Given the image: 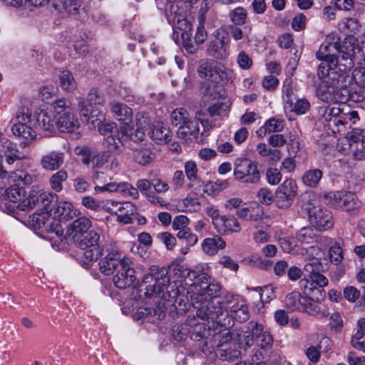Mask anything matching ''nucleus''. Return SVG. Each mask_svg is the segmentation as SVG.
<instances>
[{
    "mask_svg": "<svg viewBox=\"0 0 365 365\" xmlns=\"http://www.w3.org/2000/svg\"><path fill=\"white\" fill-rule=\"evenodd\" d=\"M170 282V279L167 268L153 265L143 277L138 289L139 297L145 299L158 294L162 298H166L165 291Z\"/></svg>",
    "mask_w": 365,
    "mask_h": 365,
    "instance_id": "f257e3e1",
    "label": "nucleus"
},
{
    "mask_svg": "<svg viewBox=\"0 0 365 365\" xmlns=\"http://www.w3.org/2000/svg\"><path fill=\"white\" fill-rule=\"evenodd\" d=\"M240 348L247 350L255 342L262 349H270L272 347L274 339L272 334L264 329V326L255 321L249 322L245 329L239 330L237 339Z\"/></svg>",
    "mask_w": 365,
    "mask_h": 365,
    "instance_id": "f03ea898",
    "label": "nucleus"
},
{
    "mask_svg": "<svg viewBox=\"0 0 365 365\" xmlns=\"http://www.w3.org/2000/svg\"><path fill=\"white\" fill-rule=\"evenodd\" d=\"M339 64L344 70H350L355 61L364 59L358 39L354 35H347L341 43L337 42Z\"/></svg>",
    "mask_w": 365,
    "mask_h": 365,
    "instance_id": "7ed1b4c3",
    "label": "nucleus"
},
{
    "mask_svg": "<svg viewBox=\"0 0 365 365\" xmlns=\"http://www.w3.org/2000/svg\"><path fill=\"white\" fill-rule=\"evenodd\" d=\"M16 118V122L12 126L11 130L15 135L25 140L21 143L25 147L36 138V133L32 128L36 123V117L29 112L27 108L24 107L19 109Z\"/></svg>",
    "mask_w": 365,
    "mask_h": 365,
    "instance_id": "20e7f679",
    "label": "nucleus"
},
{
    "mask_svg": "<svg viewBox=\"0 0 365 365\" xmlns=\"http://www.w3.org/2000/svg\"><path fill=\"white\" fill-rule=\"evenodd\" d=\"M233 174L237 181L245 184L258 183L261 178L257 163L246 158L235 160Z\"/></svg>",
    "mask_w": 365,
    "mask_h": 365,
    "instance_id": "39448f33",
    "label": "nucleus"
},
{
    "mask_svg": "<svg viewBox=\"0 0 365 365\" xmlns=\"http://www.w3.org/2000/svg\"><path fill=\"white\" fill-rule=\"evenodd\" d=\"M310 222L318 230H326L331 228L334 225V220L331 212L322 205H315L309 203L304 207Z\"/></svg>",
    "mask_w": 365,
    "mask_h": 365,
    "instance_id": "423d86ee",
    "label": "nucleus"
},
{
    "mask_svg": "<svg viewBox=\"0 0 365 365\" xmlns=\"http://www.w3.org/2000/svg\"><path fill=\"white\" fill-rule=\"evenodd\" d=\"M131 264L132 262L129 258H123V264L119 267L113 278V282L116 287L125 289L135 284L137 280L135 271L131 267Z\"/></svg>",
    "mask_w": 365,
    "mask_h": 365,
    "instance_id": "0eeeda50",
    "label": "nucleus"
},
{
    "mask_svg": "<svg viewBox=\"0 0 365 365\" xmlns=\"http://www.w3.org/2000/svg\"><path fill=\"white\" fill-rule=\"evenodd\" d=\"M297 192V185L292 179L286 180L277 189L275 194V204L279 208L291 206Z\"/></svg>",
    "mask_w": 365,
    "mask_h": 365,
    "instance_id": "6e6552de",
    "label": "nucleus"
},
{
    "mask_svg": "<svg viewBox=\"0 0 365 365\" xmlns=\"http://www.w3.org/2000/svg\"><path fill=\"white\" fill-rule=\"evenodd\" d=\"M55 118L56 126L60 132L70 133L74 137L78 138L80 135V124L72 110L59 113V115H55Z\"/></svg>",
    "mask_w": 365,
    "mask_h": 365,
    "instance_id": "1a4fd4ad",
    "label": "nucleus"
},
{
    "mask_svg": "<svg viewBox=\"0 0 365 365\" xmlns=\"http://www.w3.org/2000/svg\"><path fill=\"white\" fill-rule=\"evenodd\" d=\"M285 303L287 308L292 311L304 312L309 314H314L318 312L316 309L317 307L309 302L307 297H304L297 292L288 294Z\"/></svg>",
    "mask_w": 365,
    "mask_h": 365,
    "instance_id": "9d476101",
    "label": "nucleus"
},
{
    "mask_svg": "<svg viewBox=\"0 0 365 365\" xmlns=\"http://www.w3.org/2000/svg\"><path fill=\"white\" fill-rule=\"evenodd\" d=\"M329 197L333 205L347 212L358 209L361 205L356 195L351 192H336L330 194Z\"/></svg>",
    "mask_w": 365,
    "mask_h": 365,
    "instance_id": "9b49d317",
    "label": "nucleus"
},
{
    "mask_svg": "<svg viewBox=\"0 0 365 365\" xmlns=\"http://www.w3.org/2000/svg\"><path fill=\"white\" fill-rule=\"evenodd\" d=\"M337 69V66L332 68L329 72L327 79L324 80L325 83L329 84L331 87L334 88L342 95L343 92L348 93L346 89L347 85L349 83V76L346 74V71L344 67H340Z\"/></svg>",
    "mask_w": 365,
    "mask_h": 365,
    "instance_id": "f8f14e48",
    "label": "nucleus"
},
{
    "mask_svg": "<svg viewBox=\"0 0 365 365\" xmlns=\"http://www.w3.org/2000/svg\"><path fill=\"white\" fill-rule=\"evenodd\" d=\"M78 108L90 129L98 127L104 120V115L101 110L98 108H89L84 101H78Z\"/></svg>",
    "mask_w": 365,
    "mask_h": 365,
    "instance_id": "ddd939ff",
    "label": "nucleus"
},
{
    "mask_svg": "<svg viewBox=\"0 0 365 365\" xmlns=\"http://www.w3.org/2000/svg\"><path fill=\"white\" fill-rule=\"evenodd\" d=\"M197 73L201 78H207L213 81L222 79L223 70L217 67L211 60L201 59L199 61Z\"/></svg>",
    "mask_w": 365,
    "mask_h": 365,
    "instance_id": "4468645a",
    "label": "nucleus"
},
{
    "mask_svg": "<svg viewBox=\"0 0 365 365\" xmlns=\"http://www.w3.org/2000/svg\"><path fill=\"white\" fill-rule=\"evenodd\" d=\"M210 318V320L220 327H228L232 324V319L229 316V312L225 309L220 302L215 303L209 302Z\"/></svg>",
    "mask_w": 365,
    "mask_h": 365,
    "instance_id": "2eb2a0df",
    "label": "nucleus"
},
{
    "mask_svg": "<svg viewBox=\"0 0 365 365\" xmlns=\"http://www.w3.org/2000/svg\"><path fill=\"white\" fill-rule=\"evenodd\" d=\"M123 264V259L117 252H108L99 261V269L105 275H110L114 270H118Z\"/></svg>",
    "mask_w": 365,
    "mask_h": 365,
    "instance_id": "dca6fc26",
    "label": "nucleus"
},
{
    "mask_svg": "<svg viewBox=\"0 0 365 365\" xmlns=\"http://www.w3.org/2000/svg\"><path fill=\"white\" fill-rule=\"evenodd\" d=\"M236 215L242 220L250 221L252 225L264 220L263 210L257 204L254 206L240 207L237 210Z\"/></svg>",
    "mask_w": 365,
    "mask_h": 365,
    "instance_id": "f3484780",
    "label": "nucleus"
},
{
    "mask_svg": "<svg viewBox=\"0 0 365 365\" xmlns=\"http://www.w3.org/2000/svg\"><path fill=\"white\" fill-rule=\"evenodd\" d=\"M155 158V154L152 150L150 143H145L133 149V160L142 166H148Z\"/></svg>",
    "mask_w": 365,
    "mask_h": 365,
    "instance_id": "a211bd4d",
    "label": "nucleus"
},
{
    "mask_svg": "<svg viewBox=\"0 0 365 365\" xmlns=\"http://www.w3.org/2000/svg\"><path fill=\"white\" fill-rule=\"evenodd\" d=\"M64 163V153L51 151L43 155L40 160L42 168L47 171L58 170Z\"/></svg>",
    "mask_w": 365,
    "mask_h": 365,
    "instance_id": "6ab92c4d",
    "label": "nucleus"
},
{
    "mask_svg": "<svg viewBox=\"0 0 365 365\" xmlns=\"http://www.w3.org/2000/svg\"><path fill=\"white\" fill-rule=\"evenodd\" d=\"M92 222L86 217H81L76 219L68 229V234L72 237L73 241L81 237L84 233L87 232L91 227Z\"/></svg>",
    "mask_w": 365,
    "mask_h": 365,
    "instance_id": "aec40b11",
    "label": "nucleus"
},
{
    "mask_svg": "<svg viewBox=\"0 0 365 365\" xmlns=\"http://www.w3.org/2000/svg\"><path fill=\"white\" fill-rule=\"evenodd\" d=\"M110 110L115 119L125 125L132 121L133 111L130 108L122 103L113 102L110 104Z\"/></svg>",
    "mask_w": 365,
    "mask_h": 365,
    "instance_id": "412c9836",
    "label": "nucleus"
},
{
    "mask_svg": "<svg viewBox=\"0 0 365 365\" xmlns=\"http://www.w3.org/2000/svg\"><path fill=\"white\" fill-rule=\"evenodd\" d=\"M228 40L225 36H217L209 43L207 51L210 56L216 58H222L225 56Z\"/></svg>",
    "mask_w": 365,
    "mask_h": 365,
    "instance_id": "4be33fe9",
    "label": "nucleus"
},
{
    "mask_svg": "<svg viewBox=\"0 0 365 365\" xmlns=\"http://www.w3.org/2000/svg\"><path fill=\"white\" fill-rule=\"evenodd\" d=\"M219 222V225L215 229L220 233L230 234L241 231V225L234 215H222L221 220Z\"/></svg>",
    "mask_w": 365,
    "mask_h": 365,
    "instance_id": "5701e85b",
    "label": "nucleus"
},
{
    "mask_svg": "<svg viewBox=\"0 0 365 365\" xmlns=\"http://www.w3.org/2000/svg\"><path fill=\"white\" fill-rule=\"evenodd\" d=\"M109 158L110 155L105 151L98 153H95L94 155H93L91 163H92V170L93 171L94 180H98L101 178L103 172L100 171L99 170L101 168L105 169L106 164L109 161Z\"/></svg>",
    "mask_w": 365,
    "mask_h": 365,
    "instance_id": "b1692460",
    "label": "nucleus"
},
{
    "mask_svg": "<svg viewBox=\"0 0 365 365\" xmlns=\"http://www.w3.org/2000/svg\"><path fill=\"white\" fill-rule=\"evenodd\" d=\"M118 211V213L116 214L118 221L123 224H130L135 218L137 208L130 202H125L119 204Z\"/></svg>",
    "mask_w": 365,
    "mask_h": 365,
    "instance_id": "393cba45",
    "label": "nucleus"
},
{
    "mask_svg": "<svg viewBox=\"0 0 365 365\" xmlns=\"http://www.w3.org/2000/svg\"><path fill=\"white\" fill-rule=\"evenodd\" d=\"M178 10L177 6H171L170 14H167L168 21L174 28L186 31L190 29V25L182 14L177 12Z\"/></svg>",
    "mask_w": 365,
    "mask_h": 365,
    "instance_id": "a878e982",
    "label": "nucleus"
},
{
    "mask_svg": "<svg viewBox=\"0 0 365 365\" xmlns=\"http://www.w3.org/2000/svg\"><path fill=\"white\" fill-rule=\"evenodd\" d=\"M226 247L225 241L220 236L205 238L202 243L204 252L208 255L217 254L218 250H223Z\"/></svg>",
    "mask_w": 365,
    "mask_h": 365,
    "instance_id": "bb28decb",
    "label": "nucleus"
},
{
    "mask_svg": "<svg viewBox=\"0 0 365 365\" xmlns=\"http://www.w3.org/2000/svg\"><path fill=\"white\" fill-rule=\"evenodd\" d=\"M148 134L150 137L159 143H167L170 139V130L163 123L156 122L151 125Z\"/></svg>",
    "mask_w": 365,
    "mask_h": 365,
    "instance_id": "cd10ccee",
    "label": "nucleus"
},
{
    "mask_svg": "<svg viewBox=\"0 0 365 365\" xmlns=\"http://www.w3.org/2000/svg\"><path fill=\"white\" fill-rule=\"evenodd\" d=\"M101 236L95 230H90L77 238L74 241L75 244L82 250L90 248L93 246H99Z\"/></svg>",
    "mask_w": 365,
    "mask_h": 365,
    "instance_id": "c85d7f7f",
    "label": "nucleus"
},
{
    "mask_svg": "<svg viewBox=\"0 0 365 365\" xmlns=\"http://www.w3.org/2000/svg\"><path fill=\"white\" fill-rule=\"evenodd\" d=\"M4 148V153L6 158V162L9 165H12L14 162L24 159L26 156L20 152L16 145L7 139H4L2 142Z\"/></svg>",
    "mask_w": 365,
    "mask_h": 365,
    "instance_id": "c756f323",
    "label": "nucleus"
},
{
    "mask_svg": "<svg viewBox=\"0 0 365 365\" xmlns=\"http://www.w3.org/2000/svg\"><path fill=\"white\" fill-rule=\"evenodd\" d=\"M339 93L334 88L323 80L319 83L316 94L319 100L324 102H328L334 99H337V94Z\"/></svg>",
    "mask_w": 365,
    "mask_h": 365,
    "instance_id": "7c9ffc66",
    "label": "nucleus"
},
{
    "mask_svg": "<svg viewBox=\"0 0 365 365\" xmlns=\"http://www.w3.org/2000/svg\"><path fill=\"white\" fill-rule=\"evenodd\" d=\"M40 128L46 131H52L56 126V118L51 113L41 111L36 119Z\"/></svg>",
    "mask_w": 365,
    "mask_h": 365,
    "instance_id": "2f4dec72",
    "label": "nucleus"
},
{
    "mask_svg": "<svg viewBox=\"0 0 365 365\" xmlns=\"http://www.w3.org/2000/svg\"><path fill=\"white\" fill-rule=\"evenodd\" d=\"M283 128V121L282 120L272 118L267 120L264 125L257 131V133L261 135L262 134L265 135L267 133H277L282 131Z\"/></svg>",
    "mask_w": 365,
    "mask_h": 365,
    "instance_id": "473e14b6",
    "label": "nucleus"
},
{
    "mask_svg": "<svg viewBox=\"0 0 365 365\" xmlns=\"http://www.w3.org/2000/svg\"><path fill=\"white\" fill-rule=\"evenodd\" d=\"M232 317L240 323H243L250 318L247 305L244 304H235L230 307Z\"/></svg>",
    "mask_w": 365,
    "mask_h": 365,
    "instance_id": "72a5a7b5",
    "label": "nucleus"
},
{
    "mask_svg": "<svg viewBox=\"0 0 365 365\" xmlns=\"http://www.w3.org/2000/svg\"><path fill=\"white\" fill-rule=\"evenodd\" d=\"M104 251V246H93L90 248H86L83 255L82 260L83 264L86 266H89L92 262L97 260L100 257L103 256Z\"/></svg>",
    "mask_w": 365,
    "mask_h": 365,
    "instance_id": "f704fd0d",
    "label": "nucleus"
},
{
    "mask_svg": "<svg viewBox=\"0 0 365 365\" xmlns=\"http://www.w3.org/2000/svg\"><path fill=\"white\" fill-rule=\"evenodd\" d=\"M220 292V286L218 283H211L210 282L204 287H201L200 292L197 294V299L207 300L208 298H213L218 296Z\"/></svg>",
    "mask_w": 365,
    "mask_h": 365,
    "instance_id": "c9c22d12",
    "label": "nucleus"
},
{
    "mask_svg": "<svg viewBox=\"0 0 365 365\" xmlns=\"http://www.w3.org/2000/svg\"><path fill=\"white\" fill-rule=\"evenodd\" d=\"M334 51L337 52V41L322 44L317 52L316 57L321 61L330 60L329 56L337 58L336 55L333 53Z\"/></svg>",
    "mask_w": 365,
    "mask_h": 365,
    "instance_id": "e433bc0d",
    "label": "nucleus"
},
{
    "mask_svg": "<svg viewBox=\"0 0 365 365\" xmlns=\"http://www.w3.org/2000/svg\"><path fill=\"white\" fill-rule=\"evenodd\" d=\"M41 192L36 190H32L30 192L29 196L19 202L17 205V207L21 210H30L34 208L36 205L39 207L40 205V195Z\"/></svg>",
    "mask_w": 365,
    "mask_h": 365,
    "instance_id": "4c0bfd02",
    "label": "nucleus"
},
{
    "mask_svg": "<svg viewBox=\"0 0 365 365\" xmlns=\"http://www.w3.org/2000/svg\"><path fill=\"white\" fill-rule=\"evenodd\" d=\"M329 58H330V60L322 61L320 64L318 66L317 75L321 81L327 79L332 68H334V67L338 66H339L338 58H334L330 56Z\"/></svg>",
    "mask_w": 365,
    "mask_h": 365,
    "instance_id": "58836bf2",
    "label": "nucleus"
},
{
    "mask_svg": "<svg viewBox=\"0 0 365 365\" xmlns=\"http://www.w3.org/2000/svg\"><path fill=\"white\" fill-rule=\"evenodd\" d=\"M322 177V171L319 169L307 170L302 175L303 183L310 187H315Z\"/></svg>",
    "mask_w": 365,
    "mask_h": 365,
    "instance_id": "ea45409f",
    "label": "nucleus"
},
{
    "mask_svg": "<svg viewBox=\"0 0 365 365\" xmlns=\"http://www.w3.org/2000/svg\"><path fill=\"white\" fill-rule=\"evenodd\" d=\"M68 179V173L65 170H60L53 173L49 179V185L52 190L61 192L63 190V183Z\"/></svg>",
    "mask_w": 365,
    "mask_h": 365,
    "instance_id": "a19ab883",
    "label": "nucleus"
},
{
    "mask_svg": "<svg viewBox=\"0 0 365 365\" xmlns=\"http://www.w3.org/2000/svg\"><path fill=\"white\" fill-rule=\"evenodd\" d=\"M296 238L301 243H313L317 239L316 230L312 227H302L297 232Z\"/></svg>",
    "mask_w": 365,
    "mask_h": 365,
    "instance_id": "79ce46f5",
    "label": "nucleus"
},
{
    "mask_svg": "<svg viewBox=\"0 0 365 365\" xmlns=\"http://www.w3.org/2000/svg\"><path fill=\"white\" fill-rule=\"evenodd\" d=\"M60 86L61 88L68 92H72L77 88V83L71 73L68 71H63L61 73Z\"/></svg>",
    "mask_w": 365,
    "mask_h": 365,
    "instance_id": "37998d69",
    "label": "nucleus"
},
{
    "mask_svg": "<svg viewBox=\"0 0 365 365\" xmlns=\"http://www.w3.org/2000/svg\"><path fill=\"white\" fill-rule=\"evenodd\" d=\"M257 231L253 234V240L257 243H265L269 241V235L267 234V230L269 225L264 222L260 221L253 225Z\"/></svg>",
    "mask_w": 365,
    "mask_h": 365,
    "instance_id": "c03bdc74",
    "label": "nucleus"
},
{
    "mask_svg": "<svg viewBox=\"0 0 365 365\" xmlns=\"http://www.w3.org/2000/svg\"><path fill=\"white\" fill-rule=\"evenodd\" d=\"M359 21L352 18L344 19L339 24V30L347 35L356 34L359 31Z\"/></svg>",
    "mask_w": 365,
    "mask_h": 365,
    "instance_id": "a18cd8bd",
    "label": "nucleus"
},
{
    "mask_svg": "<svg viewBox=\"0 0 365 365\" xmlns=\"http://www.w3.org/2000/svg\"><path fill=\"white\" fill-rule=\"evenodd\" d=\"M80 101H84L91 108H96V106H101L105 103V98L97 89L92 88L89 91L86 99H81Z\"/></svg>",
    "mask_w": 365,
    "mask_h": 365,
    "instance_id": "49530a36",
    "label": "nucleus"
},
{
    "mask_svg": "<svg viewBox=\"0 0 365 365\" xmlns=\"http://www.w3.org/2000/svg\"><path fill=\"white\" fill-rule=\"evenodd\" d=\"M39 199V207L46 212H51L52 207L56 205L57 196L51 192H41Z\"/></svg>",
    "mask_w": 365,
    "mask_h": 365,
    "instance_id": "de8ad7c7",
    "label": "nucleus"
},
{
    "mask_svg": "<svg viewBox=\"0 0 365 365\" xmlns=\"http://www.w3.org/2000/svg\"><path fill=\"white\" fill-rule=\"evenodd\" d=\"M230 21L236 26H242L245 24L247 13L243 7H237L232 10L229 14Z\"/></svg>",
    "mask_w": 365,
    "mask_h": 365,
    "instance_id": "09e8293b",
    "label": "nucleus"
},
{
    "mask_svg": "<svg viewBox=\"0 0 365 365\" xmlns=\"http://www.w3.org/2000/svg\"><path fill=\"white\" fill-rule=\"evenodd\" d=\"M166 290V294L168 297L173 300L175 302H177L178 299L180 300V302L183 301L182 297H183V292L185 291V289L183 287H180L178 285L176 282L174 283H170L165 288Z\"/></svg>",
    "mask_w": 365,
    "mask_h": 365,
    "instance_id": "8fccbe9b",
    "label": "nucleus"
},
{
    "mask_svg": "<svg viewBox=\"0 0 365 365\" xmlns=\"http://www.w3.org/2000/svg\"><path fill=\"white\" fill-rule=\"evenodd\" d=\"M189 117V113L185 109L182 108H177L171 113V123L173 125L180 127L187 122Z\"/></svg>",
    "mask_w": 365,
    "mask_h": 365,
    "instance_id": "3c124183",
    "label": "nucleus"
},
{
    "mask_svg": "<svg viewBox=\"0 0 365 365\" xmlns=\"http://www.w3.org/2000/svg\"><path fill=\"white\" fill-rule=\"evenodd\" d=\"M56 9L61 10V6L68 14H76L78 12L81 4L77 0H61L60 4H54Z\"/></svg>",
    "mask_w": 365,
    "mask_h": 365,
    "instance_id": "603ef678",
    "label": "nucleus"
},
{
    "mask_svg": "<svg viewBox=\"0 0 365 365\" xmlns=\"http://www.w3.org/2000/svg\"><path fill=\"white\" fill-rule=\"evenodd\" d=\"M319 113L326 121L332 122L334 118L342 114V110L338 106L335 105L333 106L322 107L319 109Z\"/></svg>",
    "mask_w": 365,
    "mask_h": 365,
    "instance_id": "864d4df0",
    "label": "nucleus"
},
{
    "mask_svg": "<svg viewBox=\"0 0 365 365\" xmlns=\"http://www.w3.org/2000/svg\"><path fill=\"white\" fill-rule=\"evenodd\" d=\"M250 289L259 292V297L262 303L269 302L273 298H274V290L270 285L256 287L250 288Z\"/></svg>",
    "mask_w": 365,
    "mask_h": 365,
    "instance_id": "5fc2aeb1",
    "label": "nucleus"
},
{
    "mask_svg": "<svg viewBox=\"0 0 365 365\" xmlns=\"http://www.w3.org/2000/svg\"><path fill=\"white\" fill-rule=\"evenodd\" d=\"M323 268L322 264L317 259H314L309 262H307L304 267V279H309L317 274L319 271H322Z\"/></svg>",
    "mask_w": 365,
    "mask_h": 365,
    "instance_id": "6e6d98bb",
    "label": "nucleus"
},
{
    "mask_svg": "<svg viewBox=\"0 0 365 365\" xmlns=\"http://www.w3.org/2000/svg\"><path fill=\"white\" fill-rule=\"evenodd\" d=\"M117 192L127 194L133 199H138L139 197L138 190L127 182L117 183Z\"/></svg>",
    "mask_w": 365,
    "mask_h": 365,
    "instance_id": "4d7b16f0",
    "label": "nucleus"
},
{
    "mask_svg": "<svg viewBox=\"0 0 365 365\" xmlns=\"http://www.w3.org/2000/svg\"><path fill=\"white\" fill-rule=\"evenodd\" d=\"M177 237L179 240H185L188 247L194 246L197 242V237L191 232L190 228L178 231Z\"/></svg>",
    "mask_w": 365,
    "mask_h": 365,
    "instance_id": "13d9d810",
    "label": "nucleus"
},
{
    "mask_svg": "<svg viewBox=\"0 0 365 365\" xmlns=\"http://www.w3.org/2000/svg\"><path fill=\"white\" fill-rule=\"evenodd\" d=\"M195 277V284L193 285L194 289H192L194 294H197L201 289V287L206 286L210 281V276L205 272H197V276Z\"/></svg>",
    "mask_w": 365,
    "mask_h": 365,
    "instance_id": "bf43d9fd",
    "label": "nucleus"
},
{
    "mask_svg": "<svg viewBox=\"0 0 365 365\" xmlns=\"http://www.w3.org/2000/svg\"><path fill=\"white\" fill-rule=\"evenodd\" d=\"M56 112L55 115H59V113H66L68 110H72L71 101L67 98H59L54 101L52 103Z\"/></svg>",
    "mask_w": 365,
    "mask_h": 365,
    "instance_id": "052dcab7",
    "label": "nucleus"
},
{
    "mask_svg": "<svg viewBox=\"0 0 365 365\" xmlns=\"http://www.w3.org/2000/svg\"><path fill=\"white\" fill-rule=\"evenodd\" d=\"M104 140L108 149L112 151L118 150L122 145L119 130L117 131V133H113V135L104 138Z\"/></svg>",
    "mask_w": 365,
    "mask_h": 365,
    "instance_id": "680f3d73",
    "label": "nucleus"
},
{
    "mask_svg": "<svg viewBox=\"0 0 365 365\" xmlns=\"http://www.w3.org/2000/svg\"><path fill=\"white\" fill-rule=\"evenodd\" d=\"M75 153L78 155H82L81 161L86 165L91 163L93 155L95 153L88 146L76 147Z\"/></svg>",
    "mask_w": 365,
    "mask_h": 365,
    "instance_id": "e2e57ef3",
    "label": "nucleus"
},
{
    "mask_svg": "<svg viewBox=\"0 0 365 365\" xmlns=\"http://www.w3.org/2000/svg\"><path fill=\"white\" fill-rule=\"evenodd\" d=\"M291 111L297 115L304 114L310 107V104L307 99H298L294 104L291 103Z\"/></svg>",
    "mask_w": 365,
    "mask_h": 365,
    "instance_id": "0e129e2a",
    "label": "nucleus"
},
{
    "mask_svg": "<svg viewBox=\"0 0 365 365\" xmlns=\"http://www.w3.org/2000/svg\"><path fill=\"white\" fill-rule=\"evenodd\" d=\"M180 273V277L183 279L185 284L193 287L195 284V279L197 276V272L187 268H182L178 269Z\"/></svg>",
    "mask_w": 365,
    "mask_h": 365,
    "instance_id": "69168bd1",
    "label": "nucleus"
},
{
    "mask_svg": "<svg viewBox=\"0 0 365 365\" xmlns=\"http://www.w3.org/2000/svg\"><path fill=\"white\" fill-rule=\"evenodd\" d=\"M21 188L17 185H13L5 190V197L13 202L21 200Z\"/></svg>",
    "mask_w": 365,
    "mask_h": 365,
    "instance_id": "338daca9",
    "label": "nucleus"
},
{
    "mask_svg": "<svg viewBox=\"0 0 365 365\" xmlns=\"http://www.w3.org/2000/svg\"><path fill=\"white\" fill-rule=\"evenodd\" d=\"M352 79L356 84L365 87V67H358L352 72Z\"/></svg>",
    "mask_w": 365,
    "mask_h": 365,
    "instance_id": "774afa93",
    "label": "nucleus"
}]
</instances>
